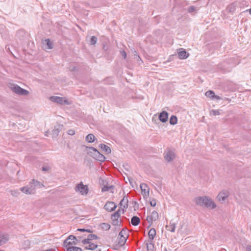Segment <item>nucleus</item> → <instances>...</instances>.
I'll use <instances>...</instances> for the list:
<instances>
[{
  "label": "nucleus",
  "mask_w": 251,
  "mask_h": 251,
  "mask_svg": "<svg viewBox=\"0 0 251 251\" xmlns=\"http://www.w3.org/2000/svg\"><path fill=\"white\" fill-rule=\"evenodd\" d=\"M155 235L156 230L154 228H151L149 230L148 232V235L149 238L150 240H152L154 239V237H155Z\"/></svg>",
  "instance_id": "25"
},
{
  "label": "nucleus",
  "mask_w": 251,
  "mask_h": 251,
  "mask_svg": "<svg viewBox=\"0 0 251 251\" xmlns=\"http://www.w3.org/2000/svg\"><path fill=\"white\" fill-rule=\"evenodd\" d=\"M69 69L71 71L73 72V71H76L77 70V68L75 66H72V67L71 66V67H70Z\"/></svg>",
  "instance_id": "49"
},
{
  "label": "nucleus",
  "mask_w": 251,
  "mask_h": 251,
  "mask_svg": "<svg viewBox=\"0 0 251 251\" xmlns=\"http://www.w3.org/2000/svg\"><path fill=\"white\" fill-rule=\"evenodd\" d=\"M216 99V100H230L228 98H225L224 99L218 95H215V94H214V96L213 97V99Z\"/></svg>",
  "instance_id": "40"
},
{
  "label": "nucleus",
  "mask_w": 251,
  "mask_h": 251,
  "mask_svg": "<svg viewBox=\"0 0 251 251\" xmlns=\"http://www.w3.org/2000/svg\"><path fill=\"white\" fill-rule=\"evenodd\" d=\"M114 186L113 185H110V186L104 185L101 188L102 192H106V191H110V192L112 193H114Z\"/></svg>",
  "instance_id": "20"
},
{
  "label": "nucleus",
  "mask_w": 251,
  "mask_h": 251,
  "mask_svg": "<svg viewBox=\"0 0 251 251\" xmlns=\"http://www.w3.org/2000/svg\"><path fill=\"white\" fill-rule=\"evenodd\" d=\"M128 198L127 196H124L122 200L121 201L119 204L120 206L123 208V213H124L125 209H126L128 207Z\"/></svg>",
  "instance_id": "11"
},
{
  "label": "nucleus",
  "mask_w": 251,
  "mask_h": 251,
  "mask_svg": "<svg viewBox=\"0 0 251 251\" xmlns=\"http://www.w3.org/2000/svg\"><path fill=\"white\" fill-rule=\"evenodd\" d=\"M246 251H251V245H248L247 246Z\"/></svg>",
  "instance_id": "50"
},
{
  "label": "nucleus",
  "mask_w": 251,
  "mask_h": 251,
  "mask_svg": "<svg viewBox=\"0 0 251 251\" xmlns=\"http://www.w3.org/2000/svg\"><path fill=\"white\" fill-rule=\"evenodd\" d=\"M247 11H248V10H247ZM249 12H250V14H251V9H250L249 10Z\"/></svg>",
  "instance_id": "56"
},
{
  "label": "nucleus",
  "mask_w": 251,
  "mask_h": 251,
  "mask_svg": "<svg viewBox=\"0 0 251 251\" xmlns=\"http://www.w3.org/2000/svg\"><path fill=\"white\" fill-rule=\"evenodd\" d=\"M67 251H82V249L80 248L77 247H69Z\"/></svg>",
  "instance_id": "33"
},
{
  "label": "nucleus",
  "mask_w": 251,
  "mask_h": 251,
  "mask_svg": "<svg viewBox=\"0 0 251 251\" xmlns=\"http://www.w3.org/2000/svg\"><path fill=\"white\" fill-rule=\"evenodd\" d=\"M194 201L199 206L209 208L212 209H214L216 207V204L212 200L206 196L197 197L194 199Z\"/></svg>",
  "instance_id": "1"
},
{
  "label": "nucleus",
  "mask_w": 251,
  "mask_h": 251,
  "mask_svg": "<svg viewBox=\"0 0 251 251\" xmlns=\"http://www.w3.org/2000/svg\"><path fill=\"white\" fill-rule=\"evenodd\" d=\"M8 240L6 236L3 235H0V246L5 244Z\"/></svg>",
  "instance_id": "30"
},
{
  "label": "nucleus",
  "mask_w": 251,
  "mask_h": 251,
  "mask_svg": "<svg viewBox=\"0 0 251 251\" xmlns=\"http://www.w3.org/2000/svg\"><path fill=\"white\" fill-rule=\"evenodd\" d=\"M140 188L142 193L144 196H148L149 195V188L146 184L143 183L140 184Z\"/></svg>",
  "instance_id": "13"
},
{
  "label": "nucleus",
  "mask_w": 251,
  "mask_h": 251,
  "mask_svg": "<svg viewBox=\"0 0 251 251\" xmlns=\"http://www.w3.org/2000/svg\"><path fill=\"white\" fill-rule=\"evenodd\" d=\"M210 114L214 116L219 115L220 114V112L219 110H212L210 111Z\"/></svg>",
  "instance_id": "39"
},
{
  "label": "nucleus",
  "mask_w": 251,
  "mask_h": 251,
  "mask_svg": "<svg viewBox=\"0 0 251 251\" xmlns=\"http://www.w3.org/2000/svg\"><path fill=\"white\" fill-rule=\"evenodd\" d=\"M150 204L151 206L154 207L156 204V200L154 199L150 201Z\"/></svg>",
  "instance_id": "44"
},
{
  "label": "nucleus",
  "mask_w": 251,
  "mask_h": 251,
  "mask_svg": "<svg viewBox=\"0 0 251 251\" xmlns=\"http://www.w3.org/2000/svg\"><path fill=\"white\" fill-rule=\"evenodd\" d=\"M85 232H89V233H91V232H92V231L90 229H85Z\"/></svg>",
  "instance_id": "54"
},
{
  "label": "nucleus",
  "mask_w": 251,
  "mask_h": 251,
  "mask_svg": "<svg viewBox=\"0 0 251 251\" xmlns=\"http://www.w3.org/2000/svg\"><path fill=\"white\" fill-rule=\"evenodd\" d=\"M11 195L15 197H17L20 195V192L18 190H11Z\"/></svg>",
  "instance_id": "36"
},
{
  "label": "nucleus",
  "mask_w": 251,
  "mask_h": 251,
  "mask_svg": "<svg viewBox=\"0 0 251 251\" xmlns=\"http://www.w3.org/2000/svg\"><path fill=\"white\" fill-rule=\"evenodd\" d=\"M159 119L162 123L167 122L168 119V113L165 111L161 112L159 115Z\"/></svg>",
  "instance_id": "14"
},
{
  "label": "nucleus",
  "mask_w": 251,
  "mask_h": 251,
  "mask_svg": "<svg viewBox=\"0 0 251 251\" xmlns=\"http://www.w3.org/2000/svg\"><path fill=\"white\" fill-rule=\"evenodd\" d=\"M178 56L179 58L181 59H184L188 57L189 53H187L185 50H182L178 52Z\"/></svg>",
  "instance_id": "17"
},
{
  "label": "nucleus",
  "mask_w": 251,
  "mask_h": 251,
  "mask_svg": "<svg viewBox=\"0 0 251 251\" xmlns=\"http://www.w3.org/2000/svg\"><path fill=\"white\" fill-rule=\"evenodd\" d=\"M164 158L168 162H171L175 158V154L172 151H168L164 155Z\"/></svg>",
  "instance_id": "12"
},
{
  "label": "nucleus",
  "mask_w": 251,
  "mask_h": 251,
  "mask_svg": "<svg viewBox=\"0 0 251 251\" xmlns=\"http://www.w3.org/2000/svg\"><path fill=\"white\" fill-rule=\"evenodd\" d=\"M43 44L45 45L47 49H51L53 48L52 44L49 39L44 40Z\"/></svg>",
  "instance_id": "21"
},
{
  "label": "nucleus",
  "mask_w": 251,
  "mask_h": 251,
  "mask_svg": "<svg viewBox=\"0 0 251 251\" xmlns=\"http://www.w3.org/2000/svg\"><path fill=\"white\" fill-rule=\"evenodd\" d=\"M121 54L122 56L124 57V58L126 59V53L125 51H121Z\"/></svg>",
  "instance_id": "48"
},
{
  "label": "nucleus",
  "mask_w": 251,
  "mask_h": 251,
  "mask_svg": "<svg viewBox=\"0 0 251 251\" xmlns=\"http://www.w3.org/2000/svg\"><path fill=\"white\" fill-rule=\"evenodd\" d=\"M158 218V214L156 211H153L151 215H148L147 220L148 223L151 224L153 221H156Z\"/></svg>",
  "instance_id": "9"
},
{
  "label": "nucleus",
  "mask_w": 251,
  "mask_h": 251,
  "mask_svg": "<svg viewBox=\"0 0 251 251\" xmlns=\"http://www.w3.org/2000/svg\"><path fill=\"white\" fill-rule=\"evenodd\" d=\"M32 181H33V182H34V186H35V187L36 188H41L44 187V184L43 183H42L41 182H40L38 180H36L34 179H33Z\"/></svg>",
  "instance_id": "28"
},
{
  "label": "nucleus",
  "mask_w": 251,
  "mask_h": 251,
  "mask_svg": "<svg viewBox=\"0 0 251 251\" xmlns=\"http://www.w3.org/2000/svg\"><path fill=\"white\" fill-rule=\"evenodd\" d=\"M90 241H91V240L89 239V238H88V237H87V239H85L82 240V243L84 245L89 244L91 243Z\"/></svg>",
  "instance_id": "41"
},
{
  "label": "nucleus",
  "mask_w": 251,
  "mask_h": 251,
  "mask_svg": "<svg viewBox=\"0 0 251 251\" xmlns=\"http://www.w3.org/2000/svg\"><path fill=\"white\" fill-rule=\"evenodd\" d=\"M103 49H105V50H106V47H105V46H104V47H103Z\"/></svg>",
  "instance_id": "58"
},
{
  "label": "nucleus",
  "mask_w": 251,
  "mask_h": 251,
  "mask_svg": "<svg viewBox=\"0 0 251 251\" xmlns=\"http://www.w3.org/2000/svg\"><path fill=\"white\" fill-rule=\"evenodd\" d=\"M214 92L213 91L211 90H208L205 93V96L208 97L212 99H213V97L214 96Z\"/></svg>",
  "instance_id": "32"
},
{
  "label": "nucleus",
  "mask_w": 251,
  "mask_h": 251,
  "mask_svg": "<svg viewBox=\"0 0 251 251\" xmlns=\"http://www.w3.org/2000/svg\"><path fill=\"white\" fill-rule=\"evenodd\" d=\"M235 9L236 7L233 3L228 5L226 8V11L231 14H233L234 12Z\"/></svg>",
  "instance_id": "22"
},
{
  "label": "nucleus",
  "mask_w": 251,
  "mask_h": 251,
  "mask_svg": "<svg viewBox=\"0 0 251 251\" xmlns=\"http://www.w3.org/2000/svg\"><path fill=\"white\" fill-rule=\"evenodd\" d=\"M128 179L130 183L131 184L132 181H133V179L131 177H128Z\"/></svg>",
  "instance_id": "52"
},
{
  "label": "nucleus",
  "mask_w": 251,
  "mask_h": 251,
  "mask_svg": "<svg viewBox=\"0 0 251 251\" xmlns=\"http://www.w3.org/2000/svg\"><path fill=\"white\" fill-rule=\"evenodd\" d=\"M127 237L128 234L127 229L125 228L123 229L120 231L118 235V238L119 239L118 244L120 246L124 245L126 243Z\"/></svg>",
  "instance_id": "3"
},
{
  "label": "nucleus",
  "mask_w": 251,
  "mask_h": 251,
  "mask_svg": "<svg viewBox=\"0 0 251 251\" xmlns=\"http://www.w3.org/2000/svg\"><path fill=\"white\" fill-rule=\"evenodd\" d=\"M97 41V38L95 36H92L90 41V44L92 45H94L96 44Z\"/></svg>",
  "instance_id": "35"
},
{
  "label": "nucleus",
  "mask_w": 251,
  "mask_h": 251,
  "mask_svg": "<svg viewBox=\"0 0 251 251\" xmlns=\"http://www.w3.org/2000/svg\"><path fill=\"white\" fill-rule=\"evenodd\" d=\"M17 33L18 34H23V33H25L23 30H20L18 31Z\"/></svg>",
  "instance_id": "51"
},
{
  "label": "nucleus",
  "mask_w": 251,
  "mask_h": 251,
  "mask_svg": "<svg viewBox=\"0 0 251 251\" xmlns=\"http://www.w3.org/2000/svg\"><path fill=\"white\" fill-rule=\"evenodd\" d=\"M20 191L26 194H32V192H31L28 186H25L20 188Z\"/></svg>",
  "instance_id": "24"
},
{
  "label": "nucleus",
  "mask_w": 251,
  "mask_h": 251,
  "mask_svg": "<svg viewBox=\"0 0 251 251\" xmlns=\"http://www.w3.org/2000/svg\"><path fill=\"white\" fill-rule=\"evenodd\" d=\"M250 230L251 231V226H250Z\"/></svg>",
  "instance_id": "60"
},
{
  "label": "nucleus",
  "mask_w": 251,
  "mask_h": 251,
  "mask_svg": "<svg viewBox=\"0 0 251 251\" xmlns=\"http://www.w3.org/2000/svg\"><path fill=\"white\" fill-rule=\"evenodd\" d=\"M176 227V226L175 223H172L170 222V225H167L166 228L168 230L174 232L175 231Z\"/></svg>",
  "instance_id": "26"
},
{
  "label": "nucleus",
  "mask_w": 251,
  "mask_h": 251,
  "mask_svg": "<svg viewBox=\"0 0 251 251\" xmlns=\"http://www.w3.org/2000/svg\"><path fill=\"white\" fill-rule=\"evenodd\" d=\"M140 222V218L136 216H134L133 217H132L131 219V223L134 226H138Z\"/></svg>",
  "instance_id": "19"
},
{
  "label": "nucleus",
  "mask_w": 251,
  "mask_h": 251,
  "mask_svg": "<svg viewBox=\"0 0 251 251\" xmlns=\"http://www.w3.org/2000/svg\"><path fill=\"white\" fill-rule=\"evenodd\" d=\"M68 134L70 135H74L75 134V131L74 130L70 129L68 131Z\"/></svg>",
  "instance_id": "46"
},
{
  "label": "nucleus",
  "mask_w": 251,
  "mask_h": 251,
  "mask_svg": "<svg viewBox=\"0 0 251 251\" xmlns=\"http://www.w3.org/2000/svg\"><path fill=\"white\" fill-rule=\"evenodd\" d=\"M247 3V2L245 0H243L241 2V3H242L243 5L245 4H246Z\"/></svg>",
  "instance_id": "55"
},
{
  "label": "nucleus",
  "mask_w": 251,
  "mask_h": 251,
  "mask_svg": "<svg viewBox=\"0 0 251 251\" xmlns=\"http://www.w3.org/2000/svg\"><path fill=\"white\" fill-rule=\"evenodd\" d=\"M99 147L103 151H104L107 154H109L111 152V149L107 145L103 144L99 145Z\"/></svg>",
  "instance_id": "18"
},
{
  "label": "nucleus",
  "mask_w": 251,
  "mask_h": 251,
  "mask_svg": "<svg viewBox=\"0 0 251 251\" xmlns=\"http://www.w3.org/2000/svg\"><path fill=\"white\" fill-rule=\"evenodd\" d=\"M134 58L138 60V59H140L141 60L140 57L137 54V52L136 50H134L133 52Z\"/></svg>",
  "instance_id": "43"
},
{
  "label": "nucleus",
  "mask_w": 251,
  "mask_h": 251,
  "mask_svg": "<svg viewBox=\"0 0 251 251\" xmlns=\"http://www.w3.org/2000/svg\"><path fill=\"white\" fill-rule=\"evenodd\" d=\"M62 128V125H58L54 126V129L52 130V136L53 137H56L58 136L60 131Z\"/></svg>",
  "instance_id": "16"
},
{
  "label": "nucleus",
  "mask_w": 251,
  "mask_h": 251,
  "mask_svg": "<svg viewBox=\"0 0 251 251\" xmlns=\"http://www.w3.org/2000/svg\"><path fill=\"white\" fill-rule=\"evenodd\" d=\"M117 207V205L112 201H108L104 205V209L108 211H114Z\"/></svg>",
  "instance_id": "10"
},
{
  "label": "nucleus",
  "mask_w": 251,
  "mask_h": 251,
  "mask_svg": "<svg viewBox=\"0 0 251 251\" xmlns=\"http://www.w3.org/2000/svg\"><path fill=\"white\" fill-rule=\"evenodd\" d=\"M90 150H92L94 152V155H95V153L99 152L96 148L94 147H89L88 148Z\"/></svg>",
  "instance_id": "45"
},
{
  "label": "nucleus",
  "mask_w": 251,
  "mask_h": 251,
  "mask_svg": "<svg viewBox=\"0 0 251 251\" xmlns=\"http://www.w3.org/2000/svg\"><path fill=\"white\" fill-rule=\"evenodd\" d=\"M100 226L101 228L105 230H108L110 228V225L107 223H102Z\"/></svg>",
  "instance_id": "34"
},
{
  "label": "nucleus",
  "mask_w": 251,
  "mask_h": 251,
  "mask_svg": "<svg viewBox=\"0 0 251 251\" xmlns=\"http://www.w3.org/2000/svg\"><path fill=\"white\" fill-rule=\"evenodd\" d=\"M195 10H196V7L194 6H190L188 8V11L189 13H192V12H194V11H195Z\"/></svg>",
  "instance_id": "42"
},
{
  "label": "nucleus",
  "mask_w": 251,
  "mask_h": 251,
  "mask_svg": "<svg viewBox=\"0 0 251 251\" xmlns=\"http://www.w3.org/2000/svg\"><path fill=\"white\" fill-rule=\"evenodd\" d=\"M50 100L52 102L60 104H70V102L63 97H60L58 96H51L50 97Z\"/></svg>",
  "instance_id": "5"
},
{
  "label": "nucleus",
  "mask_w": 251,
  "mask_h": 251,
  "mask_svg": "<svg viewBox=\"0 0 251 251\" xmlns=\"http://www.w3.org/2000/svg\"><path fill=\"white\" fill-rule=\"evenodd\" d=\"M75 189L76 191H79L82 195L87 194L88 191V187L86 185H84L82 182L76 186Z\"/></svg>",
  "instance_id": "8"
},
{
  "label": "nucleus",
  "mask_w": 251,
  "mask_h": 251,
  "mask_svg": "<svg viewBox=\"0 0 251 251\" xmlns=\"http://www.w3.org/2000/svg\"><path fill=\"white\" fill-rule=\"evenodd\" d=\"M76 237L74 235H70L63 242V246L66 249L69 247H72L73 245H76Z\"/></svg>",
  "instance_id": "2"
},
{
  "label": "nucleus",
  "mask_w": 251,
  "mask_h": 251,
  "mask_svg": "<svg viewBox=\"0 0 251 251\" xmlns=\"http://www.w3.org/2000/svg\"><path fill=\"white\" fill-rule=\"evenodd\" d=\"M98 245L94 243L89 244V246L85 247V249L90 250H94L97 248Z\"/></svg>",
  "instance_id": "31"
},
{
  "label": "nucleus",
  "mask_w": 251,
  "mask_h": 251,
  "mask_svg": "<svg viewBox=\"0 0 251 251\" xmlns=\"http://www.w3.org/2000/svg\"><path fill=\"white\" fill-rule=\"evenodd\" d=\"M229 196V193L226 190H224L220 192L217 197V199L221 203H224L226 199Z\"/></svg>",
  "instance_id": "7"
},
{
  "label": "nucleus",
  "mask_w": 251,
  "mask_h": 251,
  "mask_svg": "<svg viewBox=\"0 0 251 251\" xmlns=\"http://www.w3.org/2000/svg\"><path fill=\"white\" fill-rule=\"evenodd\" d=\"M28 186H29L30 190H31V192H32V194H34L36 188L35 186H34V183L33 182L32 179L29 182V184Z\"/></svg>",
  "instance_id": "29"
},
{
  "label": "nucleus",
  "mask_w": 251,
  "mask_h": 251,
  "mask_svg": "<svg viewBox=\"0 0 251 251\" xmlns=\"http://www.w3.org/2000/svg\"><path fill=\"white\" fill-rule=\"evenodd\" d=\"M177 118L176 116L172 115L170 118V124L172 125H175L177 124Z\"/></svg>",
  "instance_id": "27"
},
{
  "label": "nucleus",
  "mask_w": 251,
  "mask_h": 251,
  "mask_svg": "<svg viewBox=\"0 0 251 251\" xmlns=\"http://www.w3.org/2000/svg\"><path fill=\"white\" fill-rule=\"evenodd\" d=\"M121 210L119 209L112 214L111 219L112 221V224L114 226H119L121 223V221H119L118 219L120 216Z\"/></svg>",
  "instance_id": "6"
},
{
  "label": "nucleus",
  "mask_w": 251,
  "mask_h": 251,
  "mask_svg": "<svg viewBox=\"0 0 251 251\" xmlns=\"http://www.w3.org/2000/svg\"><path fill=\"white\" fill-rule=\"evenodd\" d=\"M12 90L16 94L24 96H27L29 93V91L17 85L13 86L12 88Z\"/></svg>",
  "instance_id": "4"
},
{
  "label": "nucleus",
  "mask_w": 251,
  "mask_h": 251,
  "mask_svg": "<svg viewBox=\"0 0 251 251\" xmlns=\"http://www.w3.org/2000/svg\"><path fill=\"white\" fill-rule=\"evenodd\" d=\"M96 138L93 134H89L85 138L86 141L88 143H93L95 141Z\"/></svg>",
  "instance_id": "23"
},
{
  "label": "nucleus",
  "mask_w": 251,
  "mask_h": 251,
  "mask_svg": "<svg viewBox=\"0 0 251 251\" xmlns=\"http://www.w3.org/2000/svg\"><path fill=\"white\" fill-rule=\"evenodd\" d=\"M88 238H89L91 241L92 240L98 239L99 238V237L97 235L93 234H90L88 235Z\"/></svg>",
  "instance_id": "38"
},
{
  "label": "nucleus",
  "mask_w": 251,
  "mask_h": 251,
  "mask_svg": "<svg viewBox=\"0 0 251 251\" xmlns=\"http://www.w3.org/2000/svg\"><path fill=\"white\" fill-rule=\"evenodd\" d=\"M93 158L100 162H104L106 159L105 157L100 152L95 153V155L92 156Z\"/></svg>",
  "instance_id": "15"
},
{
  "label": "nucleus",
  "mask_w": 251,
  "mask_h": 251,
  "mask_svg": "<svg viewBox=\"0 0 251 251\" xmlns=\"http://www.w3.org/2000/svg\"><path fill=\"white\" fill-rule=\"evenodd\" d=\"M103 49H105V50H106V47H105V46H104V47H103Z\"/></svg>",
  "instance_id": "57"
},
{
  "label": "nucleus",
  "mask_w": 251,
  "mask_h": 251,
  "mask_svg": "<svg viewBox=\"0 0 251 251\" xmlns=\"http://www.w3.org/2000/svg\"><path fill=\"white\" fill-rule=\"evenodd\" d=\"M50 169V167L49 166H46L42 167V170L43 171H48Z\"/></svg>",
  "instance_id": "47"
},
{
  "label": "nucleus",
  "mask_w": 251,
  "mask_h": 251,
  "mask_svg": "<svg viewBox=\"0 0 251 251\" xmlns=\"http://www.w3.org/2000/svg\"><path fill=\"white\" fill-rule=\"evenodd\" d=\"M147 248L148 251H153V244L152 243H147Z\"/></svg>",
  "instance_id": "37"
},
{
  "label": "nucleus",
  "mask_w": 251,
  "mask_h": 251,
  "mask_svg": "<svg viewBox=\"0 0 251 251\" xmlns=\"http://www.w3.org/2000/svg\"><path fill=\"white\" fill-rule=\"evenodd\" d=\"M78 231H81V232H85V228H78L77 229Z\"/></svg>",
  "instance_id": "53"
},
{
  "label": "nucleus",
  "mask_w": 251,
  "mask_h": 251,
  "mask_svg": "<svg viewBox=\"0 0 251 251\" xmlns=\"http://www.w3.org/2000/svg\"><path fill=\"white\" fill-rule=\"evenodd\" d=\"M103 49H105V50H106V47H105V46H104V47H103Z\"/></svg>",
  "instance_id": "59"
}]
</instances>
